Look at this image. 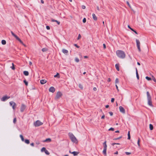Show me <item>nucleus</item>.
Wrapping results in <instances>:
<instances>
[{"mask_svg": "<svg viewBox=\"0 0 156 156\" xmlns=\"http://www.w3.org/2000/svg\"><path fill=\"white\" fill-rule=\"evenodd\" d=\"M130 136H128V139L130 140Z\"/></svg>", "mask_w": 156, "mask_h": 156, "instance_id": "nucleus-62", "label": "nucleus"}, {"mask_svg": "<svg viewBox=\"0 0 156 156\" xmlns=\"http://www.w3.org/2000/svg\"><path fill=\"white\" fill-rule=\"evenodd\" d=\"M93 90L94 91H96L97 90V88L96 87H94L93 88Z\"/></svg>", "mask_w": 156, "mask_h": 156, "instance_id": "nucleus-57", "label": "nucleus"}, {"mask_svg": "<svg viewBox=\"0 0 156 156\" xmlns=\"http://www.w3.org/2000/svg\"><path fill=\"white\" fill-rule=\"evenodd\" d=\"M119 110L121 112H122L123 113H125V110L122 107V106H120L119 107Z\"/></svg>", "mask_w": 156, "mask_h": 156, "instance_id": "nucleus-9", "label": "nucleus"}, {"mask_svg": "<svg viewBox=\"0 0 156 156\" xmlns=\"http://www.w3.org/2000/svg\"><path fill=\"white\" fill-rule=\"evenodd\" d=\"M41 1L42 3L43 4L44 3V1L43 0H41Z\"/></svg>", "mask_w": 156, "mask_h": 156, "instance_id": "nucleus-59", "label": "nucleus"}, {"mask_svg": "<svg viewBox=\"0 0 156 156\" xmlns=\"http://www.w3.org/2000/svg\"><path fill=\"white\" fill-rule=\"evenodd\" d=\"M115 83L117 84L119 83V80L118 78H116L115 80Z\"/></svg>", "mask_w": 156, "mask_h": 156, "instance_id": "nucleus-31", "label": "nucleus"}, {"mask_svg": "<svg viewBox=\"0 0 156 156\" xmlns=\"http://www.w3.org/2000/svg\"><path fill=\"white\" fill-rule=\"evenodd\" d=\"M108 82H110L111 81V79L110 78H108Z\"/></svg>", "mask_w": 156, "mask_h": 156, "instance_id": "nucleus-56", "label": "nucleus"}, {"mask_svg": "<svg viewBox=\"0 0 156 156\" xmlns=\"http://www.w3.org/2000/svg\"><path fill=\"white\" fill-rule=\"evenodd\" d=\"M54 77H58L59 78L60 77L59 74L58 73H57V74L54 75Z\"/></svg>", "mask_w": 156, "mask_h": 156, "instance_id": "nucleus-25", "label": "nucleus"}, {"mask_svg": "<svg viewBox=\"0 0 156 156\" xmlns=\"http://www.w3.org/2000/svg\"><path fill=\"white\" fill-rule=\"evenodd\" d=\"M146 79L148 80H151V78L149 77L148 76H146Z\"/></svg>", "mask_w": 156, "mask_h": 156, "instance_id": "nucleus-34", "label": "nucleus"}, {"mask_svg": "<svg viewBox=\"0 0 156 156\" xmlns=\"http://www.w3.org/2000/svg\"><path fill=\"white\" fill-rule=\"evenodd\" d=\"M119 64H116L115 65V68L118 71H119Z\"/></svg>", "mask_w": 156, "mask_h": 156, "instance_id": "nucleus-18", "label": "nucleus"}, {"mask_svg": "<svg viewBox=\"0 0 156 156\" xmlns=\"http://www.w3.org/2000/svg\"><path fill=\"white\" fill-rule=\"evenodd\" d=\"M74 45L77 48H79V46H78L76 44H75Z\"/></svg>", "mask_w": 156, "mask_h": 156, "instance_id": "nucleus-54", "label": "nucleus"}, {"mask_svg": "<svg viewBox=\"0 0 156 156\" xmlns=\"http://www.w3.org/2000/svg\"><path fill=\"white\" fill-rule=\"evenodd\" d=\"M62 95V94L61 92H58L56 94L55 99H58L61 97Z\"/></svg>", "mask_w": 156, "mask_h": 156, "instance_id": "nucleus-7", "label": "nucleus"}, {"mask_svg": "<svg viewBox=\"0 0 156 156\" xmlns=\"http://www.w3.org/2000/svg\"><path fill=\"white\" fill-rule=\"evenodd\" d=\"M136 34H138V33H137L136 32V31L135 30H134V31H133Z\"/></svg>", "mask_w": 156, "mask_h": 156, "instance_id": "nucleus-63", "label": "nucleus"}, {"mask_svg": "<svg viewBox=\"0 0 156 156\" xmlns=\"http://www.w3.org/2000/svg\"><path fill=\"white\" fill-rule=\"evenodd\" d=\"M152 78L153 80L156 83V80L155 78L153 76H152Z\"/></svg>", "mask_w": 156, "mask_h": 156, "instance_id": "nucleus-35", "label": "nucleus"}, {"mask_svg": "<svg viewBox=\"0 0 156 156\" xmlns=\"http://www.w3.org/2000/svg\"><path fill=\"white\" fill-rule=\"evenodd\" d=\"M109 113L111 116H112L113 115V112H109Z\"/></svg>", "mask_w": 156, "mask_h": 156, "instance_id": "nucleus-44", "label": "nucleus"}, {"mask_svg": "<svg viewBox=\"0 0 156 156\" xmlns=\"http://www.w3.org/2000/svg\"><path fill=\"white\" fill-rule=\"evenodd\" d=\"M51 139L50 138H48L46 139V140H45L44 141V142H51Z\"/></svg>", "mask_w": 156, "mask_h": 156, "instance_id": "nucleus-20", "label": "nucleus"}, {"mask_svg": "<svg viewBox=\"0 0 156 156\" xmlns=\"http://www.w3.org/2000/svg\"><path fill=\"white\" fill-rule=\"evenodd\" d=\"M55 22H56L57 24H58V25H59L60 24V22L56 20V21H55Z\"/></svg>", "mask_w": 156, "mask_h": 156, "instance_id": "nucleus-49", "label": "nucleus"}, {"mask_svg": "<svg viewBox=\"0 0 156 156\" xmlns=\"http://www.w3.org/2000/svg\"><path fill=\"white\" fill-rule=\"evenodd\" d=\"M86 19L85 18H84L83 20V23H85L86 22Z\"/></svg>", "mask_w": 156, "mask_h": 156, "instance_id": "nucleus-42", "label": "nucleus"}, {"mask_svg": "<svg viewBox=\"0 0 156 156\" xmlns=\"http://www.w3.org/2000/svg\"><path fill=\"white\" fill-rule=\"evenodd\" d=\"M69 152L70 153L73 154L74 155H77L79 153V152L77 151H73V152H71L70 151H69Z\"/></svg>", "mask_w": 156, "mask_h": 156, "instance_id": "nucleus-12", "label": "nucleus"}, {"mask_svg": "<svg viewBox=\"0 0 156 156\" xmlns=\"http://www.w3.org/2000/svg\"><path fill=\"white\" fill-rule=\"evenodd\" d=\"M106 150L107 149H103V154L105 155H106Z\"/></svg>", "mask_w": 156, "mask_h": 156, "instance_id": "nucleus-27", "label": "nucleus"}, {"mask_svg": "<svg viewBox=\"0 0 156 156\" xmlns=\"http://www.w3.org/2000/svg\"><path fill=\"white\" fill-rule=\"evenodd\" d=\"M149 128L151 130H152L153 129V125L151 124L149 125Z\"/></svg>", "mask_w": 156, "mask_h": 156, "instance_id": "nucleus-26", "label": "nucleus"}, {"mask_svg": "<svg viewBox=\"0 0 156 156\" xmlns=\"http://www.w3.org/2000/svg\"><path fill=\"white\" fill-rule=\"evenodd\" d=\"M62 51L63 53L66 55H67L68 53V51L67 50L64 49L62 50Z\"/></svg>", "mask_w": 156, "mask_h": 156, "instance_id": "nucleus-14", "label": "nucleus"}, {"mask_svg": "<svg viewBox=\"0 0 156 156\" xmlns=\"http://www.w3.org/2000/svg\"><path fill=\"white\" fill-rule=\"evenodd\" d=\"M136 74L137 78L138 80L139 79V76L138 73V71L137 69H136Z\"/></svg>", "mask_w": 156, "mask_h": 156, "instance_id": "nucleus-23", "label": "nucleus"}, {"mask_svg": "<svg viewBox=\"0 0 156 156\" xmlns=\"http://www.w3.org/2000/svg\"><path fill=\"white\" fill-rule=\"evenodd\" d=\"M10 98L9 97L5 96L1 98V100L3 101H5Z\"/></svg>", "mask_w": 156, "mask_h": 156, "instance_id": "nucleus-8", "label": "nucleus"}, {"mask_svg": "<svg viewBox=\"0 0 156 156\" xmlns=\"http://www.w3.org/2000/svg\"><path fill=\"white\" fill-rule=\"evenodd\" d=\"M41 50L43 52H44L47 51L48 50V49L47 48H43Z\"/></svg>", "mask_w": 156, "mask_h": 156, "instance_id": "nucleus-21", "label": "nucleus"}, {"mask_svg": "<svg viewBox=\"0 0 156 156\" xmlns=\"http://www.w3.org/2000/svg\"><path fill=\"white\" fill-rule=\"evenodd\" d=\"M121 137H119V138H115L113 140H118V139H119Z\"/></svg>", "mask_w": 156, "mask_h": 156, "instance_id": "nucleus-55", "label": "nucleus"}, {"mask_svg": "<svg viewBox=\"0 0 156 156\" xmlns=\"http://www.w3.org/2000/svg\"><path fill=\"white\" fill-rule=\"evenodd\" d=\"M46 27L47 30H49L50 29V27L49 26H47Z\"/></svg>", "mask_w": 156, "mask_h": 156, "instance_id": "nucleus-52", "label": "nucleus"}, {"mask_svg": "<svg viewBox=\"0 0 156 156\" xmlns=\"http://www.w3.org/2000/svg\"><path fill=\"white\" fill-rule=\"evenodd\" d=\"M2 44L3 45H5L6 44V41L5 40H3L2 41Z\"/></svg>", "mask_w": 156, "mask_h": 156, "instance_id": "nucleus-24", "label": "nucleus"}, {"mask_svg": "<svg viewBox=\"0 0 156 156\" xmlns=\"http://www.w3.org/2000/svg\"><path fill=\"white\" fill-rule=\"evenodd\" d=\"M114 98H112L111 100V102L112 103L113 102H114Z\"/></svg>", "mask_w": 156, "mask_h": 156, "instance_id": "nucleus-47", "label": "nucleus"}, {"mask_svg": "<svg viewBox=\"0 0 156 156\" xmlns=\"http://www.w3.org/2000/svg\"><path fill=\"white\" fill-rule=\"evenodd\" d=\"M136 46L139 51L140 52L141 51V49L140 48V41L137 39H136Z\"/></svg>", "mask_w": 156, "mask_h": 156, "instance_id": "nucleus-5", "label": "nucleus"}, {"mask_svg": "<svg viewBox=\"0 0 156 156\" xmlns=\"http://www.w3.org/2000/svg\"><path fill=\"white\" fill-rule=\"evenodd\" d=\"M130 136V132L129 131L128 132V136Z\"/></svg>", "mask_w": 156, "mask_h": 156, "instance_id": "nucleus-61", "label": "nucleus"}, {"mask_svg": "<svg viewBox=\"0 0 156 156\" xmlns=\"http://www.w3.org/2000/svg\"><path fill=\"white\" fill-rule=\"evenodd\" d=\"M11 33L12 35L17 40L19 41L20 43L24 45L23 42L17 35L15 34L12 31H11Z\"/></svg>", "mask_w": 156, "mask_h": 156, "instance_id": "nucleus-3", "label": "nucleus"}, {"mask_svg": "<svg viewBox=\"0 0 156 156\" xmlns=\"http://www.w3.org/2000/svg\"><path fill=\"white\" fill-rule=\"evenodd\" d=\"M148 104L149 105L151 106H152V104L151 98L150 99H148Z\"/></svg>", "mask_w": 156, "mask_h": 156, "instance_id": "nucleus-13", "label": "nucleus"}, {"mask_svg": "<svg viewBox=\"0 0 156 156\" xmlns=\"http://www.w3.org/2000/svg\"><path fill=\"white\" fill-rule=\"evenodd\" d=\"M103 46L104 48V49L106 48V45L105 44H103Z\"/></svg>", "mask_w": 156, "mask_h": 156, "instance_id": "nucleus-51", "label": "nucleus"}, {"mask_svg": "<svg viewBox=\"0 0 156 156\" xmlns=\"http://www.w3.org/2000/svg\"><path fill=\"white\" fill-rule=\"evenodd\" d=\"M23 74L27 76L29 75V73L28 71H25L23 72Z\"/></svg>", "mask_w": 156, "mask_h": 156, "instance_id": "nucleus-22", "label": "nucleus"}, {"mask_svg": "<svg viewBox=\"0 0 156 156\" xmlns=\"http://www.w3.org/2000/svg\"><path fill=\"white\" fill-rule=\"evenodd\" d=\"M115 144H116V143H112V146H114V145Z\"/></svg>", "mask_w": 156, "mask_h": 156, "instance_id": "nucleus-64", "label": "nucleus"}, {"mask_svg": "<svg viewBox=\"0 0 156 156\" xmlns=\"http://www.w3.org/2000/svg\"><path fill=\"white\" fill-rule=\"evenodd\" d=\"M109 107V106L108 105H106L105 106V107L106 108H108Z\"/></svg>", "mask_w": 156, "mask_h": 156, "instance_id": "nucleus-60", "label": "nucleus"}, {"mask_svg": "<svg viewBox=\"0 0 156 156\" xmlns=\"http://www.w3.org/2000/svg\"><path fill=\"white\" fill-rule=\"evenodd\" d=\"M81 38V36L80 34H79L78 35V36L77 38V40L80 39Z\"/></svg>", "mask_w": 156, "mask_h": 156, "instance_id": "nucleus-41", "label": "nucleus"}, {"mask_svg": "<svg viewBox=\"0 0 156 156\" xmlns=\"http://www.w3.org/2000/svg\"><path fill=\"white\" fill-rule=\"evenodd\" d=\"M140 138H139L138 139V141H137V144H138V146L139 147H140Z\"/></svg>", "mask_w": 156, "mask_h": 156, "instance_id": "nucleus-30", "label": "nucleus"}, {"mask_svg": "<svg viewBox=\"0 0 156 156\" xmlns=\"http://www.w3.org/2000/svg\"><path fill=\"white\" fill-rule=\"evenodd\" d=\"M69 135L72 141L74 143H77L78 140L74 135L72 133H69Z\"/></svg>", "mask_w": 156, "mask_h": 156, "instance_id": "nucleus-2", "label": "nucleus"}, {"mask_svg": "<svg viewBox=\"0 0 156 156\" xmlns=\"http://www.w3.org/2000/svg\"><path fill=\"white\" fill-rule=\"evenodd\" d=\"M12 66L11 67V68L12 69L14 70L15 69V67H14V64H13V63H12Z\"/></svg>", "mask_w": 156, "mask_h": 156, "instance_id": "nucleus-45", "label": "nucleus"}, {"mask_svg": "<svg viewBox=\"0 0 156 156\" xmlns=\"http://www.w3.org/2000/svg\"><path fill=\"white\" fill-rule=\"evenodd\" d=\"M147 99H151V97L150 96V95L149 92L147 91Z\"/></svg>", "mask_w": 156, "mask_h": 156, "instance_id": "nucleus-17", "label": "nucleus"}, {"mask_svg": "<svg viewBox=\"0 0 156 156\" xmlns=\"http://www.w3.org/2000/svg\"><path fill=\"white\" fill-rule=\"evenodd\" d=\"M79 87L81 89H83V87L82 85H81V84H79Z\"/></svg>", "mask_w": 156, "mask_h": 156, "instance_id": "nucleus-40", "label": "nucleus"}, {"mask_svg": "<svg viewBox=\"0 0 156 156\" xmlns=\"http://www.w3.org/2000/svg\"><path fill=\"white\" fill-rule=\"evenodd\" d=\"M108 130L109 131H110V130L114 131V129L112 127V128H110L108 129Z\"/></svg>", "mask_w": 156, "mask_h": 156, "instance_id": "nucleus-43", "label": "nucleus"}, {"mask_svg": "<svg viewBox=\"0 0 156 156\" xmlns=\"http://www.w3.org/2000/svg\"><path fill=\"white\" fill-rule=\"evenodd\" d=\"M82 8L83 9H84L86 8V6L85 5H83L82 6Z\"/></svg>", "mask_w": 156, "mask_h": 156, "instance_id": "nucleus-48", "label": "nucleus"}, {"mask_svg": "<svg viewBox=\"0 0 156 156\" xmlns=\"http://www.w3.org/2000/svg\"><path fill=\"white\" fill-rule=\"evenodd\" d=\"M47 82V81L45 80H40V83L42 84H45Z\"/></svg>", "mask_w": 156, "mask_h": 156, "instance_id": "nucleus-15", "label": "nucleus"}, {"mask_svg": "<svg viewBox=\"0 0 156 156\" xmlns=\"http://www.w3.org/2000/svg\"><path fill=\"white\" fill-rule=\"evenodd\" d=\"M116 54L119 58H124L126 57L125 52L121 50H117L116 51Z\"/></svg>", "mask_w": 156, "mask_h": 156, "instance_id": "nucleus-1", "label": "nucleus"}, {"mask_svg": "<svg viewBox=\"0 0 156 156\" xmlns=\"http://www.w3.org/2000/svg\"><path fill=\"white\" fill-rule=\"evenodd\" d=\"M46 150V149L45 148L43 147L42 148L41 151V152H43L44 151Z\"/></svg>", "mask_w": 156, "mask_h": 156, "instance_id": "nucleus-33", "label": "nucleus"}, {"mask_svg": "<svg viewBox=\"0 0 156 156\" xmlns=\"http://www.w3.org/2000/svg\"><path fill=\"white\" fill-rule=\"evenodd\" d=\"M25 142L27 144H28L30 143V141L29 140L27 139H26L25 140Z\"/></svg>", "mask_w": 156, "mask_h": 156, "instance_id": "nucleus-29", "label": "nucleus"}, {"mask_svg": "<svg viewBox=\"0 0 156 156\" xmlns=\"http://www.w3.org/2000/svg\"><path fill=\"white\" fill-rule=\"evenodd\" d=\"M106 141H105L104 143H103V146H104V149H107V145H106Z\"/></svg>", "mask_w": 156, "mask_h": 156, "instance_id": "nucleus-19", "label": "nucleus"}, {"mask_svg": "<svg viewBox=\"0 0 156 156\" xmlns=\"http://www.w3.org/2000/svg\"><path fill=\"white\" fill-rule=\"evenodd\" d=\"M115 86H116V89H117V90L118 91H119V89H118V87L117 85L116 84L115 85Z\"/></svg>", "mask_w": 156, "mask_h": 156, "instance_id": "nucleus-50", "label": "nucleus"}, {"mask_svg": "<svg viewBox=\"0 0 156 156\" xmlns=\"http://www.w3.org/2000/svg\"><path fill=\"white\" fill-rule=\"evenodd\" d=\"M10 105L12 106V108L14 110L16 107V104L15 102L13 101H12L9 102Z\"/></svg>", "mask_w": 156, "mask_h": 156, "instance_id": "nucleus-6", "label": "nucleus"}, {"mask_svg": "<svg viewBox=\"0 0 156 156\" xmlns=\"http://www.w3.org/2000/svg\"><path fill=\"white\" fill-rule=\"evenodd\" d=\"M44 152L45 153V154L47 155H49L50 154L49 152L47 150L44 151Z\"/></svg>", "mask_w": 156, "mask_h": 156, "instance_id": "nucleus-32", "label": "nucleus"}, {"mask_svg": "<svg viewBox=\"0 0 156 156\" xmlns=\"http://www.w3.org/2000/svg\"><path fill=\"white\" fill-rule=\"evenodd\" d=\"M26 106L25 105L22 104L21 107L20 111L21 112H23L25 109Z\"/></svg>", "mask_w": 156, "mask_h": 156, "instance_id": "nucleus-10", "label": "nucleus"}, {"mask_svg": "<svg viewBox=\"0 0 156 156\" xmlns=\"http://www.w3.org/2000/svg\"><path fill=\"white\" fill-rule=\"evenodd\" d=\"M92 16L93 19L94 20L96 21L97 20V18L95 15L94 13L92 14Z\"/></svg>", "mask_w": 156, "mask_h": 156, "instance_id": "nucleus-16", "label": "nucleus"}, {"mask_svg": "<svg viewBox=\"0 0 156 156\" xmlns=\"http://www.w3.org/2000/svg\"><path fill=\"white\" fill-rule=\"evenodd\" d=\"M126 3L130 7V8H131V7L128 1L126 2Z\"/></svg>", "mask_w": 156, "mask_h": 156, "instance_id": "nucleus-39", "label": "nucleus"}, {"mask_svg": "<svg viewBox=\"0 0 156 156\" xmlns=\"http://www.w3.org/2000/svg\"><path fill=\"white\" fill-rule=\"evenodd\" d=\"M105 116L104 115H103L101 117V119H104L105 118Z\"/></svg>", "mask_w": 156, "mask_h": 156, "instance_id": "nucleus-53", "label": "nucleus"}, {"mask_svg": "<svg viewBox=\"0 0 156 156\" xmlns=\"http://www.w3.org/2000/svg\"><path fill=\"white\" fill-rule=\"evenodd\" d=\"M20 137L21 139V140H22V141H24V138L23 137V136L22 135H20Z\"/></svg>", "mask_w": 156, "mask_h": 156, "instance_id": "nucleus-28", "label": "nucleus"}, {"mask_svg": "<svg viewBox=\"0 0 156 156\" xmlns=\"http://www.w3.org/2000/svg\"><path fill=\"white\" fill-rule=\"evenodd\" d=\"M75 61L76 62H78L79 61V60L78 58H76L75 59Z\"/></svg>", "mask_w": 156, "mask_h": 156, "instance_id": "nucleus-38", "label": "nucleus"}, {"mask_svg": "<svg viewBox=\"0 0 156 156\" xmlns=\"http://www.w3.org/2000/svg\"><path fill=\"white\" fill-rule=\"evenodd\" d=\"M125 153H126V154L127 155H129L131 154V153L127 152H126Z\"/></svg>", "mask_w": 156, "mask_h": 156, "instance_id": "nucleus-46", "label": "nucleus"}, {"mask_svg": "<svg viewBox=\"0 0 156 156\" xmlns=\"http://www.w3.org/2000/svg\"><path fill=\"white\" fill-rule=\"evenodd\" d=\"M43 123L39 120H37L34 123V124L35 127H37L43 124Z\"/></svg>", "mask_w": 156, "mask_h": 156, "instance_id": "nucleus-4", "label": "nucleus"}, {"mask_svg": "<svg viewBox=\"0 0 156 156\" xmlns=\"http://www.w3.org/2000/svg\"><path fill=\"white\" fill-rule=\"evenodd\" d=\"M23 82L26 86L28 85V82L26 81V80H24Z\"/></svg>", "mask_w": 156, "mask_h": 156, "instance_id": "nucleus-37", "label": "nucleus"}, {"mask_svg": "<svg viewBox=\"0 0 156 156\" xmlns=\"http://www.w3.org/2000/svg\"><path fill=\"white\" fill-rule=\"evenodd\" d=\"M16 122V118H15L14 119H13V122L14 123V124H15Z\"/></svg>", "mask_w": 156, "mask_h": 156, "instance_id": "nucleus-36", "label": "nucleus"}, {"mask_svg": "<svg viewBox=\"0 0 156 156\" xmlns=\"http://www.w3.org/2000/svg\"><path fill=\"white\" fill-rule=\"evenodd\" d=\"M55 91V89L53 87H51L49 89V91L52 93L54 92Z\"/></svg>", "mask_w": 156, "mask_h": 156, "instance_id": "nucleus-11", "label": "nucleus"}, {"mask_svg": "<svg viewBox=\"0 0 156 156\" xmlns=\"http://www.w3.org/2000/svg\"><path fill=\"white\" fill-rule=\"evenodd\" d=\"M30 145L32 146H34V143H32L30 144Z\"/></svg>", "mask_w": 156, "mask_h": 156, "instance_id": "nucleus-58", "label": "nucleus"}]
</instances>
